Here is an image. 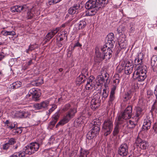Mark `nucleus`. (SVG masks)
Returning a JSON list of instances; mask_svg holds the SVG:
<instances>
[{"instance_id": "nucleus-12", "label": "nucleus", "mask_w": 157, "mask_h": 157, "mask_svg": "<svg viewBox=\"0 0 157 157\" xmlns=\"http://www.w3.org/2000/svg\"><path fill=\"white\" fill-rule=\"evenodd\" d=\"M26 6L16 5L11 7L10 8V10L13 13H20L21 11H26Z\"/></svg>"}, {"instance_id": "nucleus-56", "label": "nucleus", "mask_w": 157, "mask_h": 157, "mask_svg": "<svg viewBox=\"0 0 157 157\" xmlns=\"http://www.w3.org/2000/svg\"><path fill=\"white\" fill-rule=\"evenodd\" d=\"M60 1V0H49L48 3L49 5H52L58 3Z\"/></svg>"}, {"instance_id": "nucleus-61", "label": "nucleus", "mask_w": 157, "mask_h": 157, "mask_svg": "<svg viewBox=\"0 0 157 157\" xmlns=\"http://www.w3.org/2000/svg\"><path fill=\"white\" fill-rule=\"evenodd\" d=\"M117 86L112 85V87L111 88V90L110 93L115 94V90H116Z\"/></svg>"}, {"instance_id": "nucleus-55", "label": "nucleus", "mask_w": 157, "mask_h": 157, "mask_svg": "<svg viewBox=\"0 0 157 157\" xmlns=\"http://www.w3.org/2000/svg\"><path fill=\"white\" fill-rule=\"evenodd\" d=\"M119 46L121 49L126 48L127 46V44L126 42H121L119 44Z\"/></svg>"}, {"instance_id": "nucleus-17", "label": "nucleus", "mask_w": 157, "mask_h": 157, "mask_svg": "<svg viewBox=\"0 0 157 157\" xmlns=\"http://www.w3.org/2000/svg\"><path fill=\"white\" fill-rule=\"evenodd\" d=\"M157 56H153L151 59V64L152 68L154 71H157Z\"/></svg>"}, {"instance_id": "nucleus-27", "label": "nucleus", "mask_w": 157, "mask_h": 157, "mask_svg": "<svg viewBox=\"0 0 157 157\" xmlns=\"http://www.w3.org/2000/svg\"><path fill=\"white\" fill-rule=\"evenodd\" d=\"M32 147L34 152L38 151L40 145L37 142H35L29 144Z\"/></svg>"}, {"instance_id": "nucleus-32", "label": "nucleus", "mask_w": 157, "mask_h": 157, "mask_svg": "<svg viewBox=\"0 0 157 157\" xmlns=\"http://www.w3.org/2000/svg\"><path fill=\"white\" fill-rule=\"evenodd\" d=\"M97 80L99 82V84H102L103 83H105V81L104 79V77L103 75H98L97 78Z\"/></svg>"}, {"instance_id": "nucleus-51", "label": "nucleus", "mask_w": 157, "mask_h": 157, "mask_svg": "<svg viewBox=\"0 0 157 157\" xmlns=\"http://www.w3.org/2000/svg\"><path fill=\"white\" fill-rule=\"evenodd\" d=\"M30 49V51H32L34 50L35 49L37 48L38 46L36 44H30L29 46Z\"/></svg>"}, {"instance_id": "nucleus-49", "label": "nucleus", "mask_w": 157, "mask_h": 157, "mask_svg": "<svg viewBox=\"0 0 157 157\" xmlns=\"http://www.w3.org/2000/svg\"><path fill=\"white\" fill-rule=\"evenodd\" d=\"M36 86H38L43 83V79L42 78H40L38 79L36 82H35Z\"/></svg>"}, {"instance_id": "nucleus-45", "label": "nucleus", "mask_w": 157, "mask_h": 157, "mask_svg": "<svg viewBox=\"0 0 157 157\" xmlns=\"http://www.w3.org/2000/svg\"><path fill=\"white\" fill-rule=\"evenodd\" d=\"M107 41H113L114 36L113 34L112 33H109L107 36Z\"/></svg>"}, {"instance_id": "nucleus-1", "label": "nucleus", "mask_w": 157, "mask_h": 157, "mask_svg": "<svg viewBox=\"0 0 157 157\" xmlns=\"http://www.w3.org/2000/svg\"><path fill=\"white\" fill-rule=\"evenodd\" d=\"M71 107V105L69 103H67L64 105L63 109V111H66L69 109H70L66 113V115L56 125V128H57L59 125H63L67 123L75 116V113L77 112V109L75 108L70 109Z\"/></svg>"}, {"instance_id": "nucleus-52", "label": "nucleus", "mask_w": 157, "mask_h": 157, "mask_svg": "<svg viewBox=\"0 0 157 157\" xmlns=\"http://www.w3.org/2000/svg\"><path fill=\"white\" fill-rule=\"evenodd\" d=\"M115 94L111 93H110L109 102H112L115 99Z\"/></svg>"}, {"instance_id": "nucleus-25", "label": "nucleus", "mask_w": 157, "mask_h": 157, "mask_svg": "<svg viewBox=\"0 0 157 157\" xmlns=\"http://www.w3.org/2000/svg\"><path fill=\"white\" fill-rule=\"evenodd\" d=\"M154 94L156 96V99L155 100V101L152 106V108L151 109V111L152 112L154 111L155 108L156 107H157L155 105V104L157 102V85L156 86V87L155 88L154 92Z\"/></svg>"}, {"instance_id": "nucleus-30", "label": "nucleus", "mask_w": 157, "mask_h": 157, "mask_svg": "<svg viewBox=\"0 0 157 157\" xmlns=\"http://www.w3.org/2000/svg\"><path fill=\"white\" fill-rule=\"evenodd\" d=\"M89 153V152L88 150H85L81 148L79 157H87V155Z\"/></svg>"}, {"instance_id": "nucleus-58", "label": "nucleus", "mask_w": 157, "mask_h": 157, "mask_svg": "<svg viewBox=\"0 0 157 157\" xmlns=\"http://www.w3.org/2000/svg\"><path fill=\"white\" fill-rule=\"evenodd\" d=\"M17 125L16 124H15L14 123L12 124H11L10 126L7 125L8 126V128H10V129H12L14 128H16L17 127Z\"/></svg>"}, {"instance_id": "nucleus-5", "label": "nucleus", "mask_w": 157, "mask_h": 157, "mask_svg": "<svg viewBox=\"0 0 157 157\" xmlns=\"http://www.w3.org/2000/svg\"><path fill=\"white\" fill-rule=\"evenodd\" d=\"M128 146L125 143H123L118 147L117 153L121 156H126L128 154Z\"/></svg>"}, {"instance_id": "nucleus-28", "label": "nucleus", "mask_w": 157, "mask_h": 157, "mask_svg": "<svg viewBox=\"0 0 157 157\" xmlns=\"http://www.w3.org/2000/svg\"><path fill=\"white\" fill-rule=\"evenodd\" d=\"M133 66H125L124 67L125 74L128 75L130 74L133 70Z\"/></svg>"}, {"instance_id": "nucleus-41", "label": "nucleus", "mask_w": 157, "mask_h": 157, "mask_svg": "<svg viewBox=\"0 0 157 157\" xmlns=\"http://www.w3.org/2000/svg\"><path fill=\"white\" fill-rule=\"evenodd\" d=\"M109 0H97L98 3L99 4V6H104L105 4L108 2Z\"/></svg>"}, {"instance_id": "nucleus-3", "label": "nucleus", "mask_w": 157, "mask_h": 157, "mask_svg": "<svg viewBox=\"0 0 157 157\" xmlns=\"http://www.w3.org/2000/svg\"><path fill=\"white\" fill-rule=\"evenodd\" d=\"M113 122L112 119H107L104 121L102 126V130L105 136H107L111 133L113 127Z\"/></svg>"}, {"instance_id": "nucleus-4", "label": "nucleus", "mask_w": 157, "mask_h": 157, "mask_svg": "<svg viewBox=\"0 0 157 157\" xmlns=\"http://www.w3.org/2000/svg\"><path fill=\"white\" fill-rule=\"evenodd\" d=\"M100 95V94H97L94 96L91 102L90 107L93 110H95L99 106L101 102Z\"/></svg>"}, {"instance_id": "nucleus-19", "label": "nucleus", "mask_w": 157, "mask_h": 157, "mask_svg": "<svg viewBox=\"0 0 157 157\" xmlns=\"http://www.w3.org/2000/svg\"><path fill=\"white\" fill-rule=\"evenodd\" d=\"M121 124L122 127V123H118V120L116 119V123H115V126L114 128L113 131V134L114 136H116L118 134L119 132V125Z\"/></svg>"}, {"instance_id": "nucleus-6", "label": "nucleus", "mask_w": 157, "mask_h": 157, "mask_svg": "<svg viewBox=\"0 0 157 157\" xmlns=\"http://www.w3.org/2000/svg\"><path fill=\"white\" fill-rule=\"evenodd\" d=\"M126 123H122V129L125 131H128L129 129L134 128L137 124L136 121H133L132 120L128 121L126 120Z\"/></svg>"}, {"instance_id": "nucleus-62", "label": "nucleus", "mask_w": 157, "mask_h": 157, "mask_svg": "<svg viewBox=\"0 0 157 157\" xmlns=\"http://www.w3.org/2000/svg\"><path fill=\"white\" fill-rule=\"evenodd\" d=\"M5 57V54L2 52H0V61L2 60Z\"/></svg>"}, {"instance_id": "nucleus-35", "label": "nucleus", "mask_w": 157, "mask_h": 157, "mask_svg": "<svg viewBox=\"0 0 157 157\" xmlns=\"http://www.w3.org/2000/svg\"><path fill=\"white\" fill-rule=\"evenodd\" d=\"M97 136L90 130L89 131L86 135V138L88 140H91Z\"/></svg>"}, {"instance_id": "nucleus-11", "label": "nucleus", "mask_w": 157, "mask_h": 157, "mask_svg": "<svg viewBox=\"0 0 157 157\" xmlns=\"http://www.w3.org/2000/svg\"><path fill=\"white\" fill-rule=\"evenodd\" d=\"M152 117L149 116H147L144 119V124L142 127L143 129L144 130H148L150 129L151 124Z\"/></svg>"}, {"instance_id": "nucleus-53", "label": "nucleus", "mask_w": 157, "mask_h": 157, "mask_svg": "<svg viewBox=\"0 0 157 157\" xmlns=\"http://www.w3.org/2000/svg\"><path fill=\"white\" fill-rule=\"evenodd\" d=\"M16 128L13 130L14 131V132L15 133H21L22 132V130L21 129V127L17 128L16 127Z\"/></svg>"}, {"instance_id": "nucleus-43", "label": "nucleus", "mask_w": 157, "mask_h": 157, "mask_svg": "<svg viewBox=\"0 0 157 157\" xmlns=\"http://www.w3.org/2000/svg\"><path fill=\"white\" fill-rule=\"evenodd\" d=\"M104 78V79L105 81V85L109 84L110 82V80L109 79V75L106 73L104 74V76H103Z\"/></svg>"}, {"instance_id": "nucleus-14", "label": "nucleus", "mask_w": 157, "mask_h": 157, "mask_svg": "<svg viewBox=\"0 0 157 157\" xmlns=\"http://www.w3.org/2000/svg\"><path fill=\"white\" fill-rule=\"evenodd\" d=\"M101 122L98 121V123L96 122H94V124L92 127V128L90 131L97 136L100 130V126Z\"/></svg>"}, {"instance_id": "nucleus-48", "label": "nucleus", "mask_w": 157, "mask_h": 157, "mask_svg": "<svg viewBox=\"0 0 157 157\" xmlns=\"http://www.w3.org/2000/svg\"><path fill=\"white\" fill-rule=\"evenodd\" d=\"M125 29V28L124 26H120L119 27L117 30V33L119 34L120 33H122V32L124 31Z\"/></svg>"}, {"instance_id": "nucleus-50", "label": "nucleus", "mask_w": 157, "mask_h": 157, "mask_svg": "<svg viewBox=\"0 0 157 157\" xmlns=\"http://www.w3.org/2000/svg\"><path fill=\"white\" fill-rule=\"evenodd\" d=\"M8 143L10 145H13L16 143V140L14 138H10Z\"/></svg>"}, {"instance_id": "nucleus-9", "label": "nucleus", "mask_w": 157, "mask_h": 157, "mask_svg": "<svg viewBox=\"0 0 157 157\" xmlns=\"http://www.w3.org/2000/svg\"><path fill=\"white\" fill-rule=\"evenodd\" d=\"M136 145L142 149H146L148 146V142L138 137L136 140Z\"/></svg>"}, {"instance_id": "nucleus-54", "label": "nucleus", "mask_w": 157, "mask_h": 157, "mask_svg": "<svg viewBox=\"0 0 157 157\" xmlns=\"http://www.w3.org/2000/svg\"><path fill=\"white\" fill-rule=\"evenodd\" d=\"M82 122V121L81 120V119L79 118H77L75 120L74 122V123L75 125L79 126L80 124H81Z\"/></svg>"}, {"instance_id": "nucleus-10", "label": "nucleus", "mask_w": 157, "mask_h": 157, "mask_svg": "<svg viewBox=\"0 0 157 157\" xmlns=\"http://www.w3.org/2000/svg\"><path fill=\"white\" fill-rule=\"evenodd\" d=\"M101 49L102 53H103L104 59L107 60L112 57L113 51L111 49L108 50L105 48H101Z\"/></svg>"}, {"instance_id": "nucleus-15", "label": "nucleus", "mask_w": 157, "mask_h": 157, "mask_svg": "<svg viewBox=\"0 0 157 157\" xmlns=\"http://www.w3.org/2000/svg\"><path fill=\"white\" fill-rule=\"evenodd\" d=\"M49 103V101H45L40 103H36L34 105V107L37 109H40L47 108Z\"/></svg>"}, {"instance_id": "nucleus-64", "label": "nucleus", "mask_w": 157, "mask_h": 157, "mask_svg": "<svg viewBox=\"0 0 157 157\" xmlns=\"http://www.w3.org/2000/svg\"><path fill=\"white\" fill-rule=\"evenodd\" d=\"M153 128L154 130V132L157 133V123H155L153 127Z\"/></svg>"}, {"instance_id": "nucleus-59", "label": "nucleus", "mask_w": 157, "mask_h": 157, "mask_svg": "<svg viewBox=\"0 0 157 157\" xmlns=\"http://www.w3.org/2000/svg\"><path fill=\"white\" fill-rule=\"evenodd\" d=\"M103 48H105L106 49H107L108 50L111 49V48H112L111 47L110 45L107 43H106V44L104 45Z\"/></svg>"}, {"instance_id": "nucleus-2", "label": "nucleus", "mask_w": 157, "mask_h": 157, "mask_svg": "<svg viewBox=\"0 0 157 157\" xmlns=\"http://www.w3.org/2000/svg\"><path fill=\"white\" fill-rule=\"evenodd\" d=\"M132 108L131 106L127 107L124 112L120 114L116 118L118 120V123H126V120L131 117L132 115Z\"/></svg>"}, {"instance_id": "nucleus-44", "label": "nucleus", "mask_w": 157, "mask_h": 157, "mask_svg": "<svg viewBox=\"0 0 157 157\" xmlns=\"http://www.w3.org/2000/svg\"><path fill=\"white\" fill-rule=\"evenodd\" d=\"M21 82L17 81L13 84V88L17 89L21 86Z\"/></svg>"}, {"instance_id": "nucleus-63", "label": "nucleus", "mask_w": 157, "mask_h": 157, "mask_svg": "<svg viewBox=\"0 0 157 157\" xmlns=\"http://www.w3.org/2000/svg\"><path fill=\"white\" fill-rule=\"evenodd\" d=\"M10 145L8 144V143H6L3 145V149L5 150L8 149Z\"/></svg>"}, {"instance_id": "nucleus-21", "label": "nucleus", "mask_w": 157, "mask_h": 157, "mask_svg": "<svg viewBox=\"0 0 157 157\" xmlns=\"http://www.w3.org/2000/svg\"><path fill=\"white\" fill-rule=\"evenodd\" d=\"M29 115L28 113L25 111L19 112L15 114V116L17 118H25Z\"/></svg>"}, {"instance_id": "nucleus-29", "label": "nucleus", "mask_w": 157, "mask_h": 157, "mask_svg": "<svg viewBox=\"0 0 157 157\" xmlns=\"http://www.w3.org/2000/svg\"><path fill=\"white\" fill-rule=\"evenodd\" d=\"M88 10V12H86L85 16H92L95 15L97 13V8Z\"/></svg>"}, {"instance_id": "nucleus-20", "label": "nucleus", "mask_w": 157, "mask_h": 157, "mask_svg": "<svg viewBox=\"0 0 157 157\" xmlns=\"http://www.w3.org/2000/svg\"><path fill=\"white\" fill-rule=\"evenodd\" d=\"M23 150L24 151L23 152L25 154L31 155L35 153L29 144L27 146L25 147L24 148Z\"/></svg>"}, {"instance_id": "nucleus-18", "label": "nucleus", "mask_w": 157, "mask_h": 157, "mask_svg": "<svg viewBox=\"0 0 157 157\" xmlns=\"http://www.w3.org/2000/svg\"><path fill=\"white\" fill-rule=\"evenodd\" d=\"M136 70L135 71L141 72L145 73H147V68L146 66L144 64L143 65H140L136 67Z\"/></svg>"}, {"instance_id": "nucleus-57", "label": "nucleus", "mask_w": 157, "mask_h": 157, "mask_svg": "<svg viewBox=\"0 0 157 157\" xmlns=\"http://www.w3.org/2000/svg\"><path fill=\"white\" fill-rule=\"evenodd\" d=\"M138 59L141 60L142 61H143V59L144 58V54L143 53H140L138 54V55L136 57Z\"/></svg>"}, {"instance_id": "nucleus-38", "label": "nucleus", "mask_w": 157, "mask_h": 157, "mask_svg": "<svg viewBox=\"0 0 157 157\" xmlns=\"http://www.w3.org/2000/svg\"><path fill=\"white\" fill-rule=\"evenodd\" d=\"M134 65L135 67H136L137 66H139L140 65H143L144 64L143 61L140 60L138 59L137 58H136L134 60Z\"/></svg>"}, {"instance_id": "nucleus-37", "label": "nucleus", "mask_w": 157, "mask_h": 157, "mask_svg": "<svg viewBox=\"0 0 157 157\" xmlns=\"http://www.w3.org/2000/svg\"><path fill=\"white\" fill-rule=\"evenodd\" d=\"M25 156V153L24 152L20 151L14 153L10 157H23Z\"/></svg>"}, {"instance_id": "nucleus-7", "label": "nucleus", "mask_w": 157, "mask_h": 157, "mask_svg": "<svg viewBox=\"0 0 157 157\" xmlns=\"http://www.w3.org/2000/svg\"><path fill=\"white\" fill-rule=\"evenodd\" d=\"M135 71L133 74V78L138 82H142L145 80L147 77L146 73Z\"/></svg>"}, {"instance_id": "nucleus-34", "label": "nucleus", "mask_w": 157, "mask_h": 157, "mask_svg": "<svg viewBox=\"0 0 157 157\" xmlns=\"http://www.w3.org/2000/svg\"><path fill=\"white\" fill-rule=\"evenodd\" d=\"M77 25L78 27V29L80 30L83 29L85 27L86 23L85 21H81L78 23Z\"/></svg>"}, {"instance_id": "nucleus-8", "label": "nucleus", "mask_w": 157, "mask_h": 157, "mask_svg": "<svg viewBox=\"0 0 157 157\" xmlns=\"http://www.w3.org/2000/svg\"><path fill=\"white\" fill-rule=\"evenodd\" d=\"M85 7L86 9H95L97 8H101L97 0H89L86 3Z\"/></svg>"}, {"instance_id": "nucleus-36", "label": "nucleus", "mask_w": 157, "mask_h": 157, "mask_svg": "<svg viewBox=\"0 0 157 157\" xmlns=\"http://www.w3.org/2000/svg\"><path fill=\"white\" fill-rule=\"evenodd\" d=\"M55 34L54 33L53 31L52 30L50 32L48 33L45 36V38L48 40H49L51 39L55 35Z\"/></svg>"}, {"instance_id": "nucleus-40", "label": "nucleus", "mask_w": 157, "mask_h": 157, "mask_svg": "<svg viewBox=\"0 0 157 157\" xmlns=\"http://www.w3.org/2000/svg\"><path fill=\"white\" fill-rule=\"evenodd\" d=\"M132 96V94L131 91H129L125 94L124 98L126 99V100H129L131 98Z\"/></svg>"}, {"instance_id": "nucleus-23", "label": "nucleus", "mask_w": 157, "mask_h": 157, "mask_svg": "<svg viewBox=\"0 0 157 157\" xmlns=\"http://www.w3.org/2000/svg\"><path fill=\"white\" fill-rule=\"evenodd\" d=\"M120 75L119 74L115 75L113 77V85L116 86H117L120 82Z\"/></svg>"}, {"instance_id": "nucleus-24", "label": "nucleus", "mask_w": 157, "mask_h": 157, "mask_svg": "<svg viewBox=\"0 0 157 157\" xmlns=\"http://www.w3.org/2000/svg\"><path fill=\"white\" fill-rule=\"evenodd\" d=\"M85 78L83 75H80L76 78V82L77 84L80 85L83 83L85 81Z\"/></svg>"}, {"instance_id": "nucleus-31", "label": "nucleus", "mask_w": 157, "mask_h": 157, "mask_svg": "<svg viewBox=\"0 0 157 157\" xmlns=\"http://www.w3.org/2000/svg\"><path fill=\"white\" fill-rule=\"evenodd\" d=\"M94 87V90H97L96 88V86L95 84H93L92 83H89L87 82V84L86 85V89L88 90H91Z\"/></svg>"}, {"instance_id": "nucleus-46", "label": "nucleus", "mask_w": 157, "mask_h": 157, "mask_svg": "<svg viewBox=\"0 0 157 157\" xmlns=\"http://www.w3.org/2000/svg\"><path fill=\"white\" fill-rule=\"evenodd\" d=\"M88 72L87 70L86 69H83L82 70L80 75H83L84 78H86V75H88Z\"/></svg>"}, {"instance_id": "nucleus-26", "label": "nucleus", "mask_w": 157, "mask_h": 157, "mask_svg": "<svg viewBox=\"0 0 157 157\" xmlns=\"http://www.w3.org/2000/svg\"><path fill=\"white\" fill-rule=\"evenodd\" d=\"M136 114L135 116L138 117H140L143 115L142 113V109L139 107H136Z\"/></svg>"}, {"instance_id": "nucleus-42", "label": "nucleus", "mask_w": 157, "mask_h": 157, "mask_svg": "<svg viewBox=\"0 0 157 157\" xmlns=\"http://www.w3.org/2000/svg\"><path fill=\"white\" fill-rule=\"evenodd\" d=\"M87 82L89 83H92L95 84V80L94 76L91 75L90 76L88 79H87Z\"/></svg>"}, {"instance_id": "nucleus-22", "label": "nucleus", "mask_w": 157, "mask_h": 157, "mask_svg": "<svg viewBox=\"0 0 157 157\" xmlns=\"http://www.w3.org/2000/svg\"><path fill=\"white\" fill-rule=\"evenodd\" d=\"M59 117V115L57 113H55L52 117V119L51 121L50 122L49 125L54 126L55 124L57 122L58 120Z\"/></svg>"}, {"instance_id": "nucleus-13", "label": "nucleus", "mask_w": 157, "mask_h": 157, "mask_svg": "<svg viewBox=\"0 0 157 157\" xmlns=\"http://www.w3.org/2000/svg\"><path fill=\"white\" fill-rule=\"evenodd\" d=\"M30 94H32V99L36 101L39 100L41 95V93L39 90L35 88H33L30 90Z\"/></svg>"}, {"instance_id": "nucleus-60", "label": "nucleus", "mask_w": 157, "mask_h": 157, "mask_svg": "<svg viewBox=\"0 0 157 157\" xmlns=\"http://www.w3.org/2000/svg\"><path fill=\"white\" fill-rule=\"evenodd\" d=\"M147 98H149L152 94V92L151 90H148L147 92Z\"/></svg>"}, {"instance_id": "nucleus-47", "label": "nucleus", "mask_w": 157, "mask_h": 157, "mask_svg": "<svg viewBox=\"0 0 157 157\" xmlns=\"http://www.w3.org/2000/svg\"><path fill=\"white\" fill-rule=\"evenodd\" d=\"M108 95V92H106L105 89H104L102 93V99H104V100H105V99L107 97Z\"/></svg>"}, {"instance_id": "nucleus-16", "label": "nucleus", "mask_w": 157, "mask_h": 157, "mask_svg": "<svg viewBox=\"0 0 157 157\" xmlns=\"http://www.w3.org/2000/svg\"><path fill=\"white\" fill-rule=\"evenodd\" d=\"M79 8V4H75L73 6L71 7L69 9L68 13L70 14H77L78 13Z\"/></svg>"}, {"instance_id": "nucleus-33", "label": "nucleus", "mask_w": 157, "mask_h": 157, "mask_svg": "<svg viewBox=\"0 0 157 157\" xmlns=\"http://www.w3.org/2000/svg\"><path fill=\"white\" fill-rule=\"evenodd\" d=\"M96 56L98 58H100L101 59H104L103 58V53L102 52H100L99 50L96 49L95 52Z\"/></svg>"}, {"instance_id": "nucleus-39", "label": "nucleus", "mask_w": 157, "mask_h": 157, "mask_svg": "<svg viewBox=\"0 0 157 157\" xmlns=\"http://www.w3.org/2000/svg\"><path fill=\"white\" fill-rule=\"evenodd\" d=\"M34 16L33 13L31 9L29 10L27 14L26 18L27 19H31Z\"/></svg>"}]
</instances>
